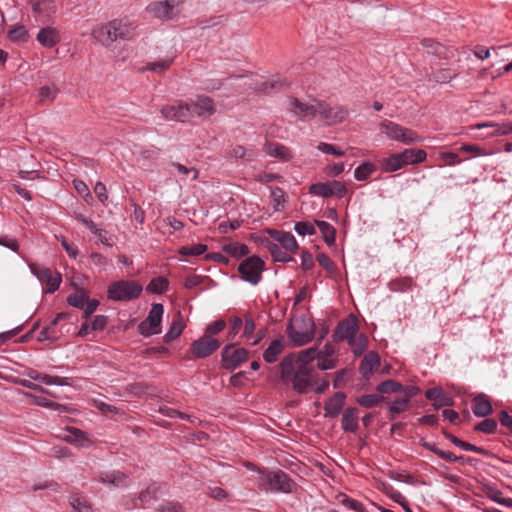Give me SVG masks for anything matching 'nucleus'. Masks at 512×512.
<instances>
[{"label":"nucleus","instance_id":"nucleus-39","mask_svg":"<svg viewBox=\"0 0 512 512\" xmlns=\"http://www.w3.org/2000/svg\"><path fill=\"white\" fill-rule=\"evenodd\" d=\"M494 128L493 132L490 133V135H507L512 132V125L510 123H506L503 125H498L493 122H484L479 123L475 126L477 129H483V128Z\"/></svg>","mask_w":512,"mask_h":512},{"label":"nucleus","instance_id":"nucleus-62","mask_svg":"<svg viewBox=\"0 0 512 512\" xmlns=\"http://www.w3.org/2000/svg\"><path fill=\"white\" fill-rule=\"evenodd\" d=\"M226 327V322L223 319H218L213 323L209 324L205 329V335H216Z\"/></svg>","mask_w":512,"mask_h":512},{"label":"nucleus","instance_id":"nucleus-32","mask_svg":"<svg viewBox=\"0 0 512 512\" xmlns=\"http://www.w3.org/2000/svg\"><path fill=\"white\" fill-rule=\"evenodd\" d=\"M381 167L384 172H395L404 166L398 153H392L389 157L381 160Z\"/></svg>","mask_w":512,"mask_h":512},{"label":"nucleus","instance_id":"nucleus-46","mask_svg":"<svg viewBox=\"0 0 512 512\" xmlns=\"http://www.w3.org/2000/svg\"><path fill=\"white\" fill-rule=\"evenodd\" d=\"M375 171V166L371 162H364L354 171V177L358 181L366 180Z\"/></svg>","mask_w":512,"mask_h":512},{"label":"nucleus","instance_id":"nucleus-43","mask_svg":"<svg viewBox=\"0 0 512 512\" xmlns=\"http://www.w3.org/2000/svg\"><path fill=\"white\" fill-rule=\"evenodd\" d=\"M226 157L251 161L254 158V153L241 145H237L227 152Z\"/></svg>","mask_w":512,"mask_h":512},{"label":"nucleus","instance_id":"nucleus-12","mask_svg":"<svg viewBox=\"0 0 512 512\" xmlns=\"http://www.w3.org/2000/svg\"><path fill=\"white\" fill-rule=\"evenodd\" d=\"M319 100L313 99L311 103H304L296 97H289L288 110L301 121H310L317 115V102Z\"/></svg>","mask_w":512,"mask_h":512},{"label":"nucleus","instance_id":"nucleus-18","mask_svg":"<svg viewBox=\"0 0 512 512\" xmlns=\"http://www.w3.org/2000/svg\"><path fill=\"white\" fill-rule=\"evenodd\" d=\"M290 82L279 75L273 76L267 81L255 84L253 89L259 93L269 94L272 91H280L290 87Z\"/></svg>","mask_w":512,"mask_h":512},{"label":"nucleus","instance_id":"nucleus-58","mask_svg":"<svg viewBox=\"0 0 512 512\" xmlns=\"http://www.w3.org/2000/svg\"><path fill=\"white\" fill-rule=\"evenodd\" d=\"M294 230L300 236L314 235L316 233L314 225L305 221L297 222L294 226Z\"/></svg>","mask_w":512,"mask_h":512},{"label":"nucleus","instance_id":"nucleus-24","mask_svg":"<svg viewBox=\"0 0 512 512\" xmlns=\"http://www.w3.org/2000/svg\"><path fill=\"white\" fill-rule=\"evenodd\" d=\"M403 166L422 163L426 160L427 153L422 149L409 148L398 153Z\"/></svg>","mask_w":512,"mask_h":512},{"label":"nucleus","instance_id":"nucleus-36","mask_svg":"<svg viewBox=\"0 0 512 512\" xmlns=\"http://www.w3.org/2000/svg\"><path fill=\"white\" fill-rule=\"evenodd\" d=\"M267 249L275 262L285 263L293 260L286 251H282V249L275 243L268 242Z\"/></svg>","mask_w":512,"mask_h":512},{"label":"nucleus","instance_id":"nucleus-31","mask_svg":"<svg viewBox=\"0 0 512 512\" xmlns=\"http://www.w3.org/2000/svg\"><path fill=\"white\" fill-rule=\"evenodd\" d=\"M159 491L160 485L156 483L151 484L144 491H142L138 498L141 502V507L145 508L149 506L153 501L157 500Z\"/></svg>","mask_w":512,"mask_h":512},{"label":"nucleus","instance_id":"nucleus-48","mask_svg":"<svg viewBox=\"0 0 512 512\" xmlns=\"http://www.w3.org/2000/svg\"><path fill=\"white\" fill-rule=\"evenodd\" d=\"M172 62V58H165L158 61L150 62L146 65L144 70L152 71L155 73H162L171 66Z\"/></svg>","mask_w":512,"mask_h":512},{"label":"nucleus","instance_id":"nucleus-60","mask_svg":"<svg viewBox=\"0 0 512 512\" xmlns=\"http://www.w3.org/2000/svg\"><path fill=\"white\" fill-rule=\"evenodd\" d=\"M341 503L347 508L354 510L356 512H366L364 505L352 498H349L346 495H342Z\"/></svg>","mask_w":512,"mask_h":512},{"label":"nucleus","instance_id":"nucleus-61","mask_svg":"<svg viewBox=\"0 0 512 512\" xmlns=\"http://www.w3.org/2000/svg\"><path fill=\"white\" fill-rule=\"evenodd\" d=\"M61 334L62 333L60 331H49V328H43L40 331L37 340L39 342L56 341L60 338Z\"/></svg>","mask_w":512,"mask_h":512},{"label":"nucleus","instance_id":"nucleus-25","mask_svg":"<svg viewBox=\"0 0 512 512\" xmlns=\"http://www.w3.org/2000/svg\"><path fill=\"white\" fill-rule=\"evenodd\" d=\"M380 365V357L378 353L374 351L368 352L362 359L359 371L365 378H369L373 370Z\"/></svg>","mask_w":512,"mask_h":512},{"label":"nucleus","instance_id":"nucleus-15","mask_svg":"<svg viewBox=\"0 0 512 512\" xmlns=\"http://www.w3.org/2000/svg\"><path fill=\"white\" fill-rule=\"evenodd\" d=\"M358 329V320L353 314H351L338 323L334 331V339L348 340L349 343H352Z\"/></svg>","mask_w":512,"mask_h":512},{"label":"nucleus","instance_id":"nucleus-63","mask_svg":"<svg viewBox=\"0 0 512 512\" xmlns=\"http://www.w3.org/2000/svg\"><path fill=\"white\" fill-rule=\"evenodd\" d=\"M329 183H330L332 196H337L338 198H342L343 196L346 195L347 188L344 183L337 181V180L329 181Z\"/></svg>","mask_w":512,"mask_h":512},{"label":"nucleus","instance_id":"nucleus-14","mask_svg":"<svg viewBox=\"0 0 512 512\" xmlns=\"http://www.w3.org/2000/svg\"><path fill=\"white\" fill-rule=\"evenodd\" d=\"M162 117L166 120L178 122H190L191 110L188 103L179 101L174 105H165L160 110Z\"/></svg>","mask_w":512,"mask_h":512},{"label":"nucleus","instance_id":"nucleus-45","mask_svg":"<svg viewBox=\"0 0 512 512\" xmlns=\"http://www.w3.org/2000/svg\"><path fill=\"white\" fill-rule=\"evenodd\" d=\"M309 193L314 196H319L323 198L332 197V192L330 188V183H314L309 187Z\"/></svg>","mask_w":512,"mask_h":512},{"label":"nucleus","instance_id":"nucleus-52","mask_svg":"<svg viewBox=\"0 0 512 512\" xmlns=\"http://www.w3.org/2000/svg\"><path fill=\"white\" fill-rule=\"evenodd\" d=\"M280 245L289 252H295L298 249V243L290 232H285L280 238Z\"/></svg>","mask_w":512,"mask_h":512},{"label":"nucleus","instance_id":"nucleus-7","mask_svg":"<svg viewBox=\"0 0 512 512\" xmlns=\"http://www.w3.org/2000/svg\"><path fill=\"white\" fill-rule=\"evenodd\" d=\"M264 270V261L258 256H252L245 259L238 267L242 279L253 285L260 282Z\"/></svg>","mask_w":512,"mask_h":512},{"label":"nucleus","instance_id":"nucleus-5","mask_svg":"<svg viewBox=\"0 0 512 512\" xmlns=\"http://www.w3.org/2000/svg\"><path fill=\"white\" fill-rule=\"evenodd\" d=\"M380 131L389 139L402 142L404 144H412L422 141V138L417 134L416 131L387 119L380 123Z\"/></svg>","mask_w":512,"mask_h":512},{"label":"nucleus","instance_id":"nucleus-16","mask_svg":"<svg viewBox=\"0 0 512 512\" xmlns=\"http://www.w3.org/2000/svg\"><path fill=\"white\" fill-rule=\"evenodd\" d=\"M191 110V119L197 117H210L216 112V107L212 98L208 96H198L196 100L188 103Z\"/></svg>","mask_w":512,"mask_h":512},{"label":"nucleus","instance_id":"nucleus-30","mask_svg":"<svg viewBox=\"0 0 512 512\" xmlns=\"http://www.w3.org/2000/svg\"><path fill=\"white\" fill-rule=\"evenodd\" d=\"M315 224L319 228L325 243L328 246L334 245L336 240L335 228L330 223L322 220H315Z\"/></svg>","mask_w":512,"mask_h":512},{"label":"nucleus","instance_id":"nucleus-54","mask_svg":"<svg viewBox=\"0 0 512 512\" xmlns=\"http://www.w3.org/2000/svg\"><path fill=\"white\" fill-rule=\"evenodd\" d=\"M271 197L274 202V210L279 211L280 207H283L286 202L285 192L281 188L275 187L271 191Z\"/></svg>","mask_w":512,"mask_h":512},{"label":"nucleus","instance_id":"nucleus-17","mask_svg":"<svg viewBox=\"0 0 512 512\" xmlns=\"http://www.w3.org/2000/svg\"><path fill=\"white\" fill-rule=\"evenodd\" d=\"M98 480L112 488L127 487L129 483L128 475L119 470L101 472L98 476Z\"/></svg>","mask_w":512,"mask_h":512},{"label":"nucleus","instance_id":"nucleus-19","mask_svg":"<svg viewBox=\"0 0 512 512\" xmlns=\"http://www.w3.org/2000/svg\"><path fill=\"white\" fill-rule=\"evenodd\" d=\"M63 440L78 448H88L93 443L86 432L76 427H68Z\"/></svg>","mask_w":512,"mask_h":512},{"label":"nucleus","instance_id":"nucleus-53","mask_svg":"<svg viewBox=\"0 0 512 512\" xmlns=\"http://www.w3.org/2000/svg\"><path fill=\"white\" fill-rule=\"evenodd\" d=\"M456 442L457 443L455 444V446H457L465 451L475 452V453L483 455V456H488L490 454V452L487 449H485L483 447L476 446V445L468 443V442H465L461 439H458Z\"/></svg>","mask_w":512,"mask_h":512},{"label":"nucleus","instance_id":"nucleus-21","mask_svg":"<svg viewBox=\"0 0 512 512\" xmlns=\"http://www.w3.org/2000/svg\"><path fill=\"white\" fill-rule=\"evenodd\" d=\"M92 37L103 46H110L116 41L112 29L111 21L105 24H99L92 29Z\"/></svg>","mask_w":512,"mask_h":512},{"label":"nucleus","instance_id":"nucleus-51","mask_svg":"<svg viewBox=\"0 0 512 512\" xmlns=\"http://www.w3.org/2000/svg\"><path fill=\"white\" fill-rule=\"evenodd\" d=\"M157 512H185L184 506L175 501H163L157 508Z\"/></svg>","mask_w":512,"mask_h":512},{"label":"nucleus","instance_id":"nucleus-49","mask_svg":"<svg viewBox=\"0 0 512 512\" xmlns=\"http://www.w3.org/2000/svg\"><path fill=\"white\" fill-rule=\"evenodd\" d=\"M207 250V245L205 244H193L182 246L179 249V254L183 256H199L202 255Z\"/></svg>","mask_w":512,"mask_h":512},{"label":"nucleus","instance_id":"nucleus-8","mask_svg":"<svg viewBox=\"0 0 512 512\" xmlns=\"http://www.w3.org/2000/svg\"><path fill=\"white\" fill-rule=\"evenodd\" d=\"M29 268L32 274L35 275L42 284L46 285V293H54L58 290L62 282L60 273L35 263L29 264Z\"/></svg>","mask_w":512,"mask_h":512},{"label":"nucleus","instance_id":"nucleus-44","mask_svg":"<svg viewBox=\"0 0 512 512\" xmlns=\"http://www.w3.org/2000/svg\"><path fill=\"white\" fill-rule=\"evenodd\" d=\"M385 399L384 396L379 394H365L357 398V403L365 408H372Z\"/></svg>","mask_w":512,"mask_h":512},{"label":"nucleus","instance_id":"nucleus-13","mask_svg":"<svg viewBox=\"0 0 512 512\" xmlns=\"http://www.w3.org/2000/svg\"><path fill=\"white\" fill-rule=\"evenodd\" d=\"M220 347V342L209 335H203L193 341L190 346V352L194 358H206L212 355Z\"/></svg>","mask_w":512,"mask_h":512},{"label":"nucleus","instance_id":"nucleus-9","mask_svg":"<svg viewBox=\"0 0 512 512\" xmlns=\"http://www.w3.org/2000/svg\"><path fill=\"white\" fill-rule=\"evenodd\" d=\"M163 313L164 307L162 304H153L147 318L138 326L139 333L145 337L160 333V324Z\"/></svg>","mask_w":512,"mask_h":512},{"label":"nucleus","instance_id":"nucleus-6","mask_svg":"<svg viewBox=\"0 0 512 512\" xmlns=\"http://www.w3.org/2000/svg\"><path fill=\"white\" fill-rule=\"evenodd\" d=\"M317 115L325 125L332 126L342 123L349 115L348 109L342 105H331L325 101L317 102Z\"/></svg>","mask_w":512,"mask_h":512},{"label":"nucleus","instance_id":"nucleus-2","mask_svg":"<svg viewBox=\"0 0 512 512\" xmlns=\"http://www.w3.org/2000/svg\"><path fill=\"white\" fill-rule=\"evenodd\" d=\"M247 468L258 473V487L274 493H292L297 484L284 471L280 469L268 470L248 463Z\"/></svg>","mask_w":512,"mask_h":512},{"label":"nucleus","instance_id":"nucleus-37","mask_svg":"<svg viewBox=\"0 0 512 512\" xmlns=\"http://www.w3.org/2000/svg\"><path fill=\"white\" fill-rule=\"evenodd\" d=\"M402 389L403 385L392 379L385 380L376 387V390L382 394L400 393Z\"/></svg>","mask_w":512,"mask_h":512},{"label":"nucleus","instance_id":"nucleus-42","mask_svg":"<svg viewBox=\"0 0 512 512\" xmlns=\"http://www.w3.org/2000/svg\"><path fill=\"white\" fill-rule=\"evenodd\" d=\"M223 250L233 257H243L249 253V248L245 244L241 243H229L224 245Z\"/></svg>","mask_w":512,"mask_h":512},{"label":"nucleus","instance_id":"nucleus-11","mask_svg":"<svg viewBox=\"0 0 512 512\" xmlns=\"http://www.w3.org/2000/svg\"><path fill=\"white\" fill-rule=\"evenodd\" d=\"M222 367L226 370H234L248 359V351L245 348H235L233 344H227L221 352Z\"/></svg>","mask_w":512,"mask_h":512},{"label":"nucleus","instance_id":"nucleus-27","mask_svg":"<svg viewBox=\"0 0 512 512\" xmlns=\"http://www.w3.org/2000/svg\"><path fill=\"white\" fill-rule=\"evenodd\" d=\"M37 40L42 46L51 48L60 41V36L56 29L52 27H46L40 29L37 34Z\"/></svg>","mask_w":512,"mask_h":512},{"label":"nucleus","instance_id":"nucleus-35","mask_svg":"<svg viewBox=\"0 0 512 512\" xmlns=\"http://www.w3.org/2000/svg\"><path fill=\"white\" fill-rule=\"evenodd\" d=\"M34 380L39 381L45 385H58V386L70 385L69 378L59 377V376H51L48 374H37V377H34Z\"/></svg>","mask_w":512,"mask_h":512},{"label":"nucleus","instance_id":"nucleus-33","mask_svg":"<svg viewBox=\"0 0 512 512\" xmlns=\"http://www.w3.org/2000/svg\"><path fill=\"white\" fill-rule=\"evenodd\" d=\"M168 286L169 281L163 276H158L150 281L146 287V290L154 294H163L168 290Z\"/></svg>","mask_w":512,"mask_h":512},{"label":"nucleus","instance_id":"nucleus-55","mask_svg":"<svg viewBox=\"0 0 512 512\" xmlns=\"http://www.w3.org/2000/svg\"><path fill=\"white\" fill-rule=\"evenodd\" d=\"M57 94L55 85L43 86L39 89V97L41 102H52Z\"/></svg>","mask_w":512,"mask_h":512},{"label":"nucleus","instance_id":"nucleus-34","mask_svg":"<svg viewBox=\"0 0 512 512\" xmlns=\"http://www.w3.org/2000/svg\"><path fill=\"white\" fill-rule=\"evenodd\" d=\"M183 329H184V324H183L180 316H178V318L172 322L170 328L164 335V342L170 343L171 341L177 339L182 334Z\"/></svg>","mask_w":512,"mask_h":512},{"label":"nucleus","instance_id":"nucleus-20","mask_svg":"<svg viewBox=\"0 0 512 512\" xmlns=\"http://www.w3.org/2000/svg\"><path fill=\"white\" fill-rule=\"evenodd\" d=\"M472 411L477 417H487L493 412L491 399L484 393L476 394L472 399Z\"/></svg>","mask_w":512,"mask_h":512},{"label":"nucleus","instance_id":"nucleus-41","mask_svg":"<svg viewBox=\"0 0 512 512\" xmlns=\"http://www.w3.org/2000/svg\"><path fill=\"white\" fill-rule=\"evenodd\" d=\"M409 403L410 402L407 400V398L404 397L395 399L389 405V418L392 420L396 417V415L407 411L409 409Z\"/></svg>","mask_w":512,"mask_h":512},{"label":"nucleus","instance_id":"nucleus-23","mask_svg":"<svg viewBox=\"0 0 512 512\" xmlns=\"http://www.w3.org/2000/svg\"><path fill=\"white\" fill-rule=\"evenodd\" d=\"M346 395L343 392H336L332 397L328 399L324 406V416L334 418L339 415L344 404Z\"/></svg>","mask_w":512,"mask_h":512},{"label":"nucleus","instance_id":"nucleus-57","mask_svg":"<svg viewBox=\"0 0 512 512\" xmlns=\"http://www.w3.org/2000/svg\"><path fill=\"white\" fill-rule=\"evenodd\" d=\"M67 302L70 306H73L78 309H82L85 306V303L87 302V296L85 293H74L68 296Z\"/></svg>","mask_w":512,"mask_h":512},{"label":"nucleus","instance_id":"nucleus-3","mask_svg":"<svg viewBox=\"0 0 512 512\" xmlns=\"http://www.w3.org/2000/svg\"><path fill=\"white\" fill-rule=\"evenodd\" d=\"M142 291V285L134 280H119L108 286L107 297L116 302H129L139 298Z\"/></svg>","mask_w":512,"mask_h":512},{"label":"nucleus","instance_id":"nucleus-59","mask_svg":"<svg viewBox=\"0 0 512 512\" xmlns=\"http://www.w3.org/2000/svg\"><path fill=\"white\" fill-rule=\"evenodd\" d=\"M73 183L79 195H81L87 203H90L93 200V197L88 186L81 180H74Z\"/></svg>","mask_w":512,"mask_h":512},{"label":"nucleus","instance_id":"nucleus-1","mask_svg":"<svg viewBox=\"0 0 512 512\" xmlns=\"http://www.w3.org/2000/svg\"><path fill=\"white\" fill-rule=\"evenodd\" d=\"M281 380L292 384L293 390L299 394H305L314 385L313 368L306 365H297L293 355H286L281 363Z\"/></svg>","mask_w":512,"mask_h":512},{"label":"nucleus","instance_id":"nucleus-64","mask_svg":"<svg viewBox=\"0 0 512 512\" xmlns=\"http://www.w3.org/2000/svg\"><path fill=\"white\" fill-rule=\"evenodd\" d=\"M71 505L77 512H93L90 504L82 498H72Z\"/></svg>","mask_w":512,"mask_h":512},{"label":"nucleus","instance_id":"nucleus-38","mask_svg":"<svg viewBox=\"0 0 512 512\" xmlns=\"http://www.w3.org/2000/svg\"><path fill=\"white\" fill-rule=\"evenodd\" d=\"M321 358V354L318 353L317 347H310L308 349L302 350L299 352L297 357L298 365H306L313 361L314 359Z\"/></svg>","mask_w":512,"mask_h":512},{"label":"nucleus","instance_id":"nucleus-22","mask_svg":"<svg viewBox=\"0 0 512 512\" xmlns=\"http://www.w3.org/2000/svg\"><path fill=\"white\" fill-rule=\"evenodd\" d=\"M425 397L431 401H433V407L435 409H440L442 407L452 406L454 401L451 397L447 396L444 390L441 387H434L428 389L425 392Z\"/></svg>","mask_w":512,"mask_h":512},{"label":"nucleus","instance_id":"nucleus-50","mask_svg":"<svg viewBox=\"0 0 512 512\" xmlns=\"http://www.w3.org/2000/svg\"><path fill=\"white\" fill-rule=\"evenodd\" d=\"M497 421L492 418H486L475 425L474 430L485 434H493L497 429Z\"/></svg>","mask_w":512,"mask_h":512},{"label":"nucleus","instance_id":"nucleus-4","mask_svg":"<svg viewBox=\"0 0 512 512\" xmlns=\"http://www.w3.org/2000/svg\"><path fill=\"white\" fill-rule=\"evenodd\" d=\"M287 334L295 346H303L315 337V323L311 318L301 317L287 326Z\"/></svg>","mask_w":512,"mask_h":512},{"label":"nucleus","instance_id":"nucleus-26","mask_svg":"<svg viewBox=\"0 0 512 512\" xmlns=\"http://www.w3.org/2000/svg\"><path fill=\"white\" fill-rule=\"evenodd\" d=\"M111 24L116 41L118 39L124 40L130 38L135 29L132 23L122 19H114L111 21Z\"/></svg>","mask_w":512,"mask_h":512},{"label":"nucleus","instance_id":"nucleus-10","mask_svg":"<svg viewBox=\"0 0 512 512\" xmlns=\"http://www.w3.org/2000/svg\"><path fill=\"white\" fill-rule=\"evenodd\" d=\"M185 0H164L153 2L147 6V11L161 20H170L180 13V5Z\"/></svg>","mask_w":512,"mask_h":512},{"label":"nucleus","instance_id":"nucleus-56","mask_svg":"<svg viewBox=\"0 0 512 512\" xmlns=\"http://www.w3.org/2000/svg\"><path fill=\"white\" fill-rule=\"evenodd\" d=\"M9 39L13 42L26 41L28 38V32L22 25L11 29L8 33Z\"/></svg>","mask_w":512,"mask_h":512},{"label":"nucleus","instance_id":"nucleus-29","mask_svg":"<svg viewBox=\"0 0 512 512\" xmlns=\"http://www.w3.org/2000/svg\"><path fill=\"white\" fill-rule=\"evenodd\" d=\"M284 345L281 339L273 340L263 353V358L267 363H274L282 353Z\"/></svg>","mask_w":512,"mask_h":512},{"label":"nucleus","instance_id":"nucleus-28","mask_svg":"<svg viewBox=\"0 0 512 512\" xmlns=\"http://www.w3.org/2000/svg\"><path fill=\"white\" fill-rule=\"evenodd\" d=\"M342 429L345 432H356L358 429V409L354 407L347 408L342 416Z\"/></svg>","mask_w":512,"mask_h":512},{"label":"nucleus","instance_id":"nucleus-47","mask_svg":"<svg viewBox=\"0 0 512 512\" xmlns=\"http://www.w3.org/2000/svg\"><path fill=\"white\" fill-rule=\"evenodd\" d=\"M55 4L52 0H36L32 2V11L36 14H44L50 11L54 12Z\"/></svg>","mask_w":512,"mask_h":512},{"label":"nucleus","instance_id":"nucleus-40","mask_svg":"<svg viewBox=\"0 0 512 512\" xmlns=\"http://www.w3.org/2000/svg\"><path fill=\"white\" fill-rule=\"evenodd\" d=\"M266 153L272 157L282 160H288L290 158L289 150L285 146L279 144L268 143L266 145Z\"/></svg>","mask_w":512,"mask_h":512}]
</instances>
